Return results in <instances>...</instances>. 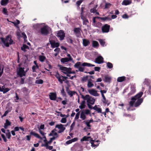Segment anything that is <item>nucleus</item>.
I'll return each mask as SVG.
<instances>
[{"label": "nucleus", "instance_id": "c9c22d12", "mask_svg": "<svg viewBox=\"0 0 151 151\" xmlns=\"http://www.w3.org/2000/svg\"><path fill=\"white\" fill-rule=\"evenodd\" d=\"M102 102L103 103L105 104H107V106H108L110 104V102H109L108 100H106V99L102 100Z\"/></svg>", "mask_w": 151, "mask_h": 151}, {"label": "nucleus", "instance_id": "c756f323", "mask_svg": "<svg viewBox=\"0 0 151 151\" xmlns=\"http://www.w3.org/2000/svg\"><path fill=\"white\" fill-rule=\"evenodd\" d=\"M95 142V140H93L92 138H91V139L90 142L91 144V146L93 147L97 146L99 145L98 144H97V145L95 144L94 143V142Z\"/></svg>", "mask_w": 151, "mask_h": 151}, {"label": "nucleus", "instance_id": "e2e57ef3", "mask_svg": "<svg viewBox=\"0 0 151 151\" xmlns=\"http://www.w3.org/2000/svg\"><path fill=\"white\" fill-rule=\"evenodd\" d=\"M79 115L80 114L79 112L77 113L76 115V116L75 117V119H78L79 118Z\"/></svg>", "mask_w": 151, "mask_h": 151}, {"label": "nucleus", "instance_id": "4c0bfd02", "mask_svg": "<svg viewBox=\"0 0 151 151\" xmlns=\"http://www.w3.org/2000/svg\"><path fill=\"white\" fill-rule=\"evenodd\" d=\"M43 83V81L42 79H38L36 80L35 83L38 84H42Z\"/></svg>", "mask_w": 151, "mask_h": 151}, {"label": "nucleus", "instance_id": "7c9ffc66", "mask_svg": "<svg viewBox=\"0 0 151 151\" xmlns=\"http://www.w3.org/2000/svg\"><path fill=\"white\" fill-rule=\"evenodd\" d=\"M99 45L98 42L96 41H92V46L93 47H98Z\"/></svg>", "mask_w": 151, "mask_h": 151}, {"label": "nucleus", "instance_id": "4d7b16f0", "mask_svg": "<svg viewBox=\"0 0 151 151\" xmlns=\"http://www.w3.org/2000/svg\"><path fill=\"white\" fill-rule=\"evenodd\" d=\"M2 12L4 14H7L8 13V11L7 9L5 8H4L2 10Z\"/></svg>", "mask_w": 151, "mask_h": 151}, {"label": "nucleus", "instance_id": "aec40b11", "mask_svg": "<svg viewBox=\"0 0 151 151\" xmlns=\"http://www.w3.org/2000/svg\"><path fill=\"white\" fill-rule=\"evenodd\" d=\"M68 58H62L60 60V61L62 63H65L68 62L70 61Z\"/></svg>", "mask_w": 151, "mask_h": 151}, {"label": "nucleus", "instance_id": "680f3d73", "mask_svg": "<svg viewBox=\"0 0 151 151\" xmlns=\"http://www.w3.org/2000/svg\"><path fill=\"white\" fill-rule=\"evenodd\" d=\"M84 68L81 67H80L78 68V70L80 72H83L84 71Z\"/></svg>", "mask_w": 151, "mask_h": 151}, {"label": "nucleus", "instance_id": "49530a36", "mask_svg": "<svg viewBox=\"0 0 151 151\" xmlns=\"http://www.w3.org/2000/svg\"><path fill=\"white\" fill-rule=\"evenodd\" d=\"M61 94L63 95V96H66V93L64 89L63 88L62 90L61 91Z\"/></svg>", "mask_w": 151, "mask_h": 151}, {"label": "nucleus", "instance_id": "7ed1b4c3", "mask_svg": "<svg viewBox=\"0 0 151 151\" xmlns=\"http://www.w3.org/2000/svg\"><path fill=\"white\" fill-rule=\"evenodd\" d=\"M39 32L42 35H47L49 33L48 29L45 26H44L40 29Z\"/></svg>", "mask_w": 151, "mask_h": 151}, {"label": "nucleus", "instance_id": "6e6d98bb", "mask_svg": "<svg viewBox=\"0 0 151 151\" xmlns=\"http://www.w3.org/2000/svg\"><path fill=\"white\" fill-rule=\"evenodd\" d=\"M60 122L62 123H65L66 122V118H62L61 120H60Z\"/></svg>", "mask_w": 151, "mask_h": 151}, {"label": "nucleus", "instance_id": "f3484780", "mask_svg": "<svg viewBox=\"0 0 151 151\" xmlns=\"http://www.w3.org/2000/svg\"><path fill=\"white\" fill-rule=\"evenodd\" d=\"M83 45L85 47H86L90 44V42L88 40L83 39Z\"/></svg>", "mask_w": 151, "mask_h": 151}, {"label": "nucleus", "instance_id": "1a4fd4ad", "mask_svg": "<svg viewBox=\"0 0 151 151\" xmlns=\"http://www.w3.org/2000/svg\"><path fill=\"white\" fill-rule=\"evenodd\" d=\"M87 101V104H90L92 105L94 104L95 100L91 96L89 95V96L87 97L86 99Z\"/></svg>", "mask_w": 151, "mask_h": 151}, {"label": "nucleus", "instance_id": "6e6552de", "mask_svg": "<svg viewBox=\"0 0 151 151\" xmlns=\"http://www.w3.org/2000/svg\"><path fill=\"white\" fill-rule=\"evenodd\" d=\"M57 37L60 38V40H63L65 37V33L64 32L61 30H60L57 33Z\"/></svg>", "mask_w": 151, "mask_h": 151}, {"label": "nucleus", "instance_id": "0e129e2a", "mask_svg": "<svg viewBox=\"0 0 151 151\" xmlns=\"http://www.w3.org/2000/svg\"><path fill=\"white\" fill-rule=\"evenodd\" d=\"M96 8H94L93 9H91V10H90V12L91 13H96Z\"/></svg>", "mask_w": 151, "mask_h": 151}, {"label": "nucleus", "instance_id": "69168bd1", "mask_svg": "<svg viewBox=\"0 0 151 151\" xmlns=\"http://www.w3.org/2000/svg\"><path fill=\"white\" fill-rule=\"evenodd\" d=\"M67 100L66 99H65V100L63 101H62V103L63 105H65L67 104Z\"/></svg>", "mask_w": 151, "mask_h": 151}, {"label": "nucleus", "instance_id": "b1692460", "mask_svg": "<svg viewBox=\"0 0 151 151\" xmlns=\"http://www.w3.org/2000/svg\"><path fill=\"white\" fill-rule=\"evenodd\" d=\"M80 118L83 120H84L86 118V117L85 115V114L83 112V111H81V114H80Z\"/></svg>", "mask_w": 151, "mask_h": 151}, {"label": "nucleus", "instance_id": "37998d69", "mask_svg": "<svg viewBox=\"0 0 151 151\" xmlns=\"http://www.w3.org/2000/svg\"><path fill=\"white\" fill-rule=\"evenodd\" d=\"M83 0H79L78 1L76 2V4L78 7H79L81 4Z\"/></svg>", "mask_w": 151, "mask_h": 151}, {"label": "nucleus", "instance_id": "0eeeda50", "mask_svg": "<svg viewBox=\"0 0 151 151\" xmlns=\"http://www.w3.org/2000/svg\"><path fill=\"white\" fill-rule=\"evenodd\" d=\"M110 28V25L106 24L101 27V30L103 33H108L109 32Z\"/></svg>", "mask_w": 151, "mask_h": 151}, {"label": "nucleus", "instance_id": "9d476101", "mask_svg": "<svg viewBox=\"0 0 151 151\" xmlns=\"http://www.w3.org/2000/svg\"><path fill=\"white\" fill-rule=\"evenodd\" d=\"M95 62L98 64H101L104 62V58L101 56L97 57L95 60Z\"/></svg>", "mask_w": 151, "mask_h": 151}, {"label": "nucleus", "instance_id": "774afa93", "mask_svg": "<svg viewBox=\"0 0 151 151\" xmlns=\"http://www.w3.org/2000/svg\"><path fill=\"white\" fill-rule=\"evenodd\" d=\"M24 78H21V80L20 81V84H23L24 83Z\"/></svg>", "mask_w": 151, "mask_h": 151}, {"label": "nucleus", "instance_id": "603ef678", "mask_svg": "<svg viewBox=\"0 0 151 151\" xmlns=\"http://www.w3.org/2000/svg\"><path fill=\"white\" fill-rule=\"evenodd\" d=\"M1 136L2 138L3 139L4 141L6 142L7 141V140L6 139L5 135L4 134H1Z\"/></svg>", "mask_w": 151, "mask_h": 151}, {"label": "nucleus", "instance_id": "f257e3e1", "mask_svg": "<svg viewBox=\"0 0 151 151\" xmlns=\"http://www.w3.org/2000/svg\"><path fill=\"white\" fill-rule=\"evenodd\" d=\"M143 94V92H140L134 97H132L129 102L130 107H132L134 105V106L137 107L139 106L143 101V99L141 98Z\"/></svg>", "mask_w": 151, "mask_h": 151}, {"label": "nucleus", "instance_id": "09e8293b", "mask_svg": "<svg viewBox=\"0 0 151 151\" xmlns=\"http://www.w3.org/2000/svg\"><path fill=\"white\" fill-rule=\"evenodd\" d=\"M111 5V4L109 3H106V4L105 6V9H108Z\"/></svg>", "mask_w": 151, "mask_h": 151}, {"label": "nucleus", "instance_id": "f03ea898", "mask_svg": "<svg viewBox=\"0 0 151 151\" xmlns=\"http://www.w3.org/2000/svg\"><path fill=\"white\" fill-rule=\"evenodd\" d=\"M0 39L2 42L6 47H8L10 45H11L14 43L12 39V37L11 35H7L5 38L1 37Z\"/></svg>", "mask_w": 151, "mask_h": 151}, {"label": "nucleus", "instance_id": "a19ab883", "mask_svg": "<svg viewBox=\"0 0 151 151\" xmlns=\"http://www.w3.org/2000/svg\"><path fill=\"white\" fill-rule=\"evenodd\" d=\"M99 41L101 45L102 46H104V45L105 44V42L104 40L102 39H100L99 40Z\"/></svg>", "mask_w": 151, "mask_h": 151}, {"label": "nucleus", "instance_id": "338daca9", "mask_svg": "<svg viewBox=\"0 0 151 151\" xmlns=\"http://www.w3.org/2000/svg\"><path fill=\"white\" fill-rule=\"evenodd\" d=\"M100 69V68L98 67H96L94 68V70L96 71L99 72Z\"/></svg>", "mask_w": 151, "mask_h": 151}, {"label": "nucleus", "instance_id": "dca6fc26", "mask_svg": "<svg viewBox=\"0 0 151 151\" xmlns=\"http://www.w3.org/2000/svg\"><path fill=\"white\" fill-rule=\"evenodd\" d=\"M55 128H58L60 129L63 131L65 129V127H64V125L62 124H57L55 127Z\"/></svg>", "mask_w": 151, "mask_h": 151}, {"label": "nucleus", "instance_id": "13d9d810", "mask_svg": "<svg viewBox=\"0 0 151 151\" xmlns=\"http://www.w3.org/2000/svg\"><path fill=\"white\" fill-rule=\"evenodd\" d=\"M83 14H81V19L83 20V21L87 19L86 18V17L83 16Z\"/></svg>", "mask_w": 151, "mask_h": 151}, {"label": "nucleus", "instance_id": "2eb2a0df", "mask_svg": "<svg viewBox=\"0 0 151 151\" xmlns=\"http://www.w3.org/2000/svg\"><path fill=\"white\" fill-rule=\"evenodd\" d=\"M111 81V77L109 76L108 75H106L104 77V81L106 82L110 83Z\"/></svg>", "mask_w": 151, "mask_h": 151}, {"label": "nucleus", "instance_id": "39448f33", "mask_svg": "<svg viewBox=\"0 0 151 151\" xmlns=\"http://www.w3.org/2000/svg\"><path fill=\"white\" fill-rule=\"evenodd\" d=\"M24 68L20 67L19 68V71L17 72L18 75L20 77H22L23 76H25L26 72L28 70V68L26 70V72L24 70Z\"/></svg>", "mask_w": 151, "mask_h": 151}, {"label": "nucleus", "instance_id": "cd10ccee", "mask_svg": "<svg viewBox=\"0 0 151 151\" xmlns=\"http://www.w3.org/2000/svg\"><path fill=\"white\" fill-rule=\"evenodd\" d=\"M9 2V0H1V5L2 6H6Z\"/></svg>", "mask_w": 151, "mask_h": 151}, {"label": "nucleus", "instance_id": "20e7f679", "mask_svg": "<svg viewBox=\"0 0 151 151\" xmlns=\"http://www.w3.org/2000/svg\"><path fill=\"white\" fill-rule=\"evenodd\" d=\"M30 134L31 135H33L35 136L36 137L40 139H44V142L46 143L47 142L46 137L45 136H44L43 137H41L38 134L35 133V132L31 131L30 132Z\"/></svg>", "mask_w": 151, "mask_h": 151}, {"label": "nucleus", "instance_id": "a18cd8bd", "mask_svg": "<svg viewBox=\"0 0 151 151\" xmlns=\"http://www.w3.org/2000/svg\"><path fill=\"white\" fill-rule=\"evenodd\" d=\"M101 19L102 21H106L107 20H111V19L107 17H101Z\"/></svg>", "mask_w": 151, "mask_h": 151}, {"label": "nucleus", "instance_id": "393cba45", "mask_svg": "<svg viewBox=\"0 0 151 151\" xmlns=\"http://www.w3.org/2000/svg\"><path fill=\"white\" fill-rule=\"evenodd\" d=\"M82 65L83 66H87L88 67H94L95 66L94 65H93L87 63H83L82 64Z\"/></svg>", "mask_w": 151, "mask_h": 151}, {"label": "nucleus", "instance_id": "79ce46f5", "mask_svg": "<svg viewBox=\"0 0 151 151\" xmlns=\"http://www.w3.org/2000/svg\"><path fill=\"white\" fill-rule=\"evenodd\" d=\"M10 90V89H9L8 88H6L5 89H4V90H2V91H1V92H3V93L4 94L9 91Z\"/></svg>", "mask_w": 151, "mask_h": 151}, {"label": "nucleus", "instance_id": "3c124183", "mask_svg": "<svg viewBox=\"0 0 151 151\" xmlns=\"http://www.w3.org/2000/svg\"><path fill=\"white\" fill-rule=\"evenodd\" d=\"M84 123L86 124L87 127H89V128H88V129H91L90 127L91 126L90 125V123H89L88 121L85 122Z\"/></svg>", "mask_w": 151, "mask_h": 151}, {"label": "nucleus", "instance_id": "a878e982", "mask_svg": "<svg viewBox=\"0 0 151 151\" xmlns=\"http://www.w3.org/2000/svg\"><path fill=\"white\" fill-rule=\"evenodd\" d=\"M91 79H90L88 81L87 87L88 88H91L94 86V84L91 82Z\"/></svg>", "mask_w": 151, "mask_h": 151}, {"label": "nucleus", "instance_id": "5fc2aeb1", "mask_svg": "<svg viewBox=\"0 0 151 151\" xmlns=\"http://www.w3.org/2000/svg\"><path fill=\"white\" fill-rule=\"evenodd\" d=\"M57 131V130L56 129H54L51 131V132L49 134V136H53V133Z\"/></svg>", "mask_w": 151, "mask_h": 151}, {"label": "nucleus", "instance_id": "a211bd4d", "mask_svg": "<svg viewBox=\"0 0 151 151\" xmlns=\"http://www.w3.org/2000/svg\"><path fill=\"white\" fill-rule=\"evenodd\" d=\"M74 32L75 34L77 36L81 34L80 29L79 28H75L74 29Z\"/></svg>", "mask_w": 151, "mask_h": 151}, {"label": "nucleus", "instance_id": "c03bdc74", "mask_svg": "<svg viewBox=\"0 0 151 151\" xmlns=\"http://www.w3.org/2000/svg\"><path fill=\"white\" fill-rule=\"evenodd\" d=\"M83 112L86 115H88L90 114V111L88 109H85L83 110Z\"/></svg>", "mask_w": 151, "mask_h": 151}, {"label": "nucleus", "instance_id": "4468645a", "mask_svg": "<svg viewBox=\"0 0 151 151\" xmlns=\"http://www.w3.org/2000/svg\"><path fill=\"white\" fill-rule=\"evenodd\" d=\"M131 3V0H124L122 3V4L123 5L126 6L130 4Z\"/></svg>", "mask_w": 151, "mask_h": 151}, {"label": "nucleus", "instance_id": "e433bc0d", "mask_svg": "<svg viewBox=\"0 0 151 151\" xmlns=\"http://www.w3.org/2000/svg\"><path fill=\"white\" fill-rule=\"evenodd\" d=\"M81 62H78L74 65V67L76 68H79L80 66L81 65Z\"/></svg>", "mask_w": 151, "mask_h": 151}, {"label": "nucleus", "instance_id": "864d4df0", "mask_svg": "<svg viewBox=\"0 0 151 151\" xmlns=\"http://www.w3.org/2000/svg\"><path fill=\"white\" fill-rule=\"evenodd\" d=\"M49 42L51 45V47L52 46H53L54 44L55 43V41L53 40H50Z\"/></svg>", "mask_w": 151, "mask_h": 151}, {"label": "nucleus", "instance_id": "5701e85b", "mask_svg": "<svg viewBox=\"0 0 151 151\" xmlns=\"http://www.w3.org/2000/svg\"><path fill=\"white\" fill-rule=\"evenodd\" d=\"M126 77L124 76L118 77L117 79V81L118 82H122L125 80Z\"/></svg>", "mask_w": 151, "mask_h": 151}, {"label": "nucleus", "instance_id": "412c9836", "mask_svg": "<svg viewBox=\"0 0 151 151\" xmlns=\"http://www.w3.org/2000/svg\"><path fill=\"white\" fill-rule=\"evenodd\" d=\"M11 122L8 120L6 119V122L4 124V127L5 129H6L8 127L10 126L11 124Z\"/></svg>", "mask_w": 151, "mask_h": 151}, {"label": "nucleus", "instance_id": "423d86ee", "mask_svg": "<svg viewBox=\"0 0 151 151\" xmlns=\"http://www.w3.org/2000/svg\"><path fill=\"white\" fill-rule=\"evenodd\" d=\"M60 69L62 71H64L63 72L65 74H69L70 70H71V68H68L66 67L63 66L61 65H59Z\"/></svg>", "mask_w": 151, "mask_h": 151}, {"label": "nucleus", "instance_id": "58836bf2", "mask_svg": "<svg viewBox=\"0 0 151 151\" xmlns=\"http://www.w3.org/2000/svg\"><path fill=\"white\" fill-rule=\"evenodd\" d=\"M81 98L84 99L83 101L86 100V99L87 97L89 96V95L86 94L85 96L82 94H80Z\"/></svg>", "mask_w": 151, "mask_h": 151}, {"label": "nucleus", "instance_id": "4be33fe9", "mask_svg": "<svg viewBox=\"0 0 151 151\" xmlns=\"http://www.w3.org/2000/svg\"><path fill=\"white\" fill-rule=\"evenodd\" d=\"M85 101H82L81 103V105L79 106V107L82 109L85 108L86 107Z\"/></svg>", "mask_w": 151, "mask_h": 151}, {"label": "nucleus", "instance_id": "2f4dec72", "mask_svg": "<svg viewBox=\"0 0 151 151\" xmlns=\"http://www.w3.org/2000/svg\"><path fill=\"white\" fill-rule=\"evenodd\" d=\"M46 59V58L45 56L43 55H40L39 56V60L41 62H44Z\"/></svg>", "mask_w": 151, "mask_h": 151}, {"label": "nucleus", "instance_id": "de8ad7c7", "mask_svg": "<svg viewBox=\"0 0 151 151\" xmlns=\"http://www.w3.org/2000/svg\"><path fill=\"white\" fill-rule=\"evenodd\" d=\"M59 46V43L58 42H55L53 46L52 47V48H54L55 47H58Z\"/></svg>", "mask_w": 151, "mask_h": 151}, {"label": "nucleus", "instance_id": "bf43d9fd", "mask_svg": "<svg viewBox=\"0 0 151 151\" xmlns=\"http://www.w3.org/2000/svg\"><path fill=\"white\" fill-rule=\"evenodd\" d=\"M6 135L8 139H10V138L11 136L10 132H9L8 133H6Z\"/></svg>", "mask_w": 151, "mask_h": 151}, {"label": "nucleus", "instance_id": "ea45409f", "mask_svg": "<svg viewBox=\"0 0 151 151\" xmlns=\"http://www.w3.org/2000/svg\"><path fill=\"white\" fill-rule=\"evenodd\" d=\"M107 66L109 68H111L113 67V65L112 63L109 62L107 63Z\"/></svg>", "mask_w": 151, "mask_h": 151}, {"label": "nucleus", "instance_id": "bb28decb", "mask_svg": "<svg viewBox=\"0 0 151 151\" xmlns=\"http://www.w3.org/2000/svg\"><path fill=\"white\" fill-rule=\"evenodd\" d=\"M89 138L91 139V137H87L86 136H84L82 139H81V142L84 141H88V140L89 139Z\"/></svg>", "mask_w": 151, "mask_h": 151}, {"label": "nucleus", "instance_id": "8fccbe9b", "mask_svg": "<svg viewBox=\"0 0 151 151\" xmlns=\"http://www.w3.org/2000/svg\"><path fill=\"white\" fill-rule=\"evenodd\" d=\"M88 78V76L83 77L81 79V81L82 82H86Z\"/></svg>", "mask_w": 151, "mask_h": 151}, {"label": "nucleus", "instance_id": "f704fd0d", "mask_svg": "<svg viewBox=\"0 0 151 151\" xmlns=\"http://www.w3.org/2000/svg\"><path fill=\"white\" fill-rule=\"evenodd\" d=\"M89 23V21L87 19H86L85 20L83 21V25L87 26V27L88 26V24Z\"/></svg>", "mask_w": 151, "mask_h": 151}, {"label": "nucleus", "instance_id": "f8f14e48", "mask_svg": "<svg viewBox=\"0 0 151 151\" xmlns=\"http://www.w3.org/2000/svg\"><path fill=\"white\" fill-rule=\"evenodd\" d=\"M50 99L52 101L55 100L57 98V95L55 93L51 92L50 93Z\"/></svg>", "mask_w": 151, "mask_h": 151}, {"label": "nucleus", "instance_id": "c85d7f7f", "mask_svg": "<svg viewBox=\"0 0 151 151\" xmlns=\"http://www.w3.org/2000/svg\"><path fill=\"white\" fill-rule=\"evenodd\" d=\"M52 140L50 139V140L49 141H47V142H46L45 144H42L41 146V147H47L48 146V144H50L52 142Z\"/></svg>", "mask_w": 151, "mask_h": 151}, {"label": "nucleus", "instance_id": "473e14b6", "mask_svg": "<svg viewBox=\"0 0 151 151\" xmlns=\"http://www.w3.org/2000/svg\"><path fill=\"white\" fill-rule=\"evenodd\" d=\"M55 76L56 78L58 79L59 81H62L61 80V76H60V75L58 72L56 73L55 75Z\"/></svg>", "mask_w": 151, "mask_h": 151}, {"label": "nucleus", "instance_id": "9b49d317", "mask_svg": "<svg viewBox=\"0 0 151 151\" xmlns=\"http://www.w3.org/2000/svg\"><path fill=\"white\" fill-rule=\"evenodd\" d=\"M88 91L90 94L93 96H97L99 95V94L97 92V91L93 89H89L88 90Z\"/></svg>", "mask_w": 151, "mask_h": 151}, {"label": "nucleus", "instance_id": "72a5a7b5", "mask_svg": "<svg viewBox=\"0 0 151 151\" xmlns=\"http://www.w3.org/2000/svg\"><path fill=\"white\" fill-rule=\"evenodd\" d=\"M29 49V47L26 45H23V46L21 47V49L24 52H26V49Z\"/></svg>", "mask_w": 151, "mask_h": 151}, {"label": "nucleus", "instance_id": "6ab92c4d", "mask_svg": "<svg viewBox=\"0 0 151 151\" xmlns=\"http://www.w3.org/2000/svg\"><path fill=\"white\" fill-rule=\"evenodd\" d=\"M93 109L96 111L98 113H102V109L101 108H99L96 105H95L93 107Z\"/></svg>", "mask_w": 151, "mask_h": 151}, {"label": "nucleus", "instance_id": "052dcab7", "mask_svg": "<svg viewBox=\"0 0 151 151\" xmlns=\"http://www.w3.org/2000/svg\"><path fill=\"white\" fill-rule=\"evenodd\" d=\"M131 92L132 93H134L135 91V88L134 86H131Z\"/></svg>", "mask_w": 151, "mask_h": 151}, {"label": "nucleus", "instance_id": "ddd939ff", "mask_svg": "<svg viewBox=\"0 0 151 151\" xmlns=\"http://www.w3.org/2000/svg\"><path fill=\"white\" fill-rule=\"evenodd\" d=\"M66 91L68 95L70 96V97H72L73 95L77 93L75 91H70L68 87H66Z\"/></svg>", "mask_w": 151, "mask_h": 151}]
</instances>
